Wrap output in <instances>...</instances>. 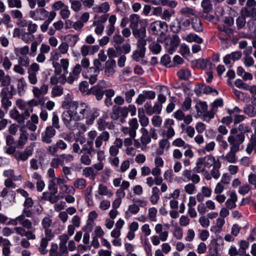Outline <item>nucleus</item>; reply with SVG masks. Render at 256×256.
Returning a JSON list of instances; mask_svg holds the SVG:
<instances>
[{"label":"nucleus","mask_w":256,"mask_h":256,"mask_svg":"<svg viewBox=\"0 0 256 256\" xmlns=\"http://www.w3.org/2000/svg\"><path fill=\"white\" fill-rule=\"evenodd\" d=\"M195 108L197 112V115L200 116L203 113L206 111L208 105L206 102L200 101L196 104Z\"/></svg>","instance_id":"obj_48"},{"label":"nucleus","mask_w":256,"mask_h":256,"mask_svg":"<svg viewBox=\"0 0 256 256\" xmlns=\"http://www.w3.org/2000/svg\"><path fill=\"white\" fill-rule=\"evenodd\" d=\"M63 94V88L60 86H55L52 90V96L57 97L61 96Z\"/></svg>","instance_id":"obj_64"},{"label":"nucleus","mask_w":256,"mask_h":256,"mask_svg":"<svg viewBox=\"0 0 256 256\" xmlns=\"http://www.w3.org/2000/svg\"><path fill=\"white\" fill-rule=\"evenodd\" d=\"M116 64L114 59H108L106 60L103 67V74L106 77H112L116 74Z\"/></svg>","instance_id":"obj_15"},{"label":"nucleus","mask_w":256,"mask_h":256,"mask_svg":"<svg viewBox=\"0 0 256 256\" xmlns=\"http://www.w3.org/2000/svg\"><path fill=\"white\" fill-rule=\"evenodd\" d=\"M180 42V40L178 36L174 35L172 36H168L165 48L168 52L172 54L176 51Z\"/></svg>","instance_id":"obj_13"},{"label":"nucleus","mask_w":256,"mask_h":256,"mask_svg":"<svg viewBox=\"0 0 256 256\" xmlns=\"http://www.w3.org/2000/svg\"><path fill=\"white\" fill-rule=\"evenodd\" d=\"M70 8L75 12H78L82 10V4L79 0H69Z\"/></svg>","instance_id":"obj_49"},{"label":"nucleus","mask_w":256,"mask_h":256,"mask_svg":"<svg viewBox=\"0 0 256 256\" xmlns=\"http://www.w3.org/2000/svg\"><path fill=\"white\" fill-rule=\"evenodd\" d=\"M145 52L136 48V50L133 52L132 57L134 60L139 62L144 57Z\"/></svg>","instance_id":"obj_58"},{"label":"nucleus","mask_w":256,"mask_h":256,"mask_svg":"<svg viewBox=\"0 0 256 256\" xmlns=\"http://www.w3.org/2000/svg\"><path fill=\"white\" fill-rule=\"evenodd\" d=\"M174 124V120L172 119L168 118L164 122L163 126L164 130L162 134L168 139L172 138L175 135V131L172 126Z\"/></svg>","instance_id":"obj_19"},{"label":"nucleus","mask_w":256,"mask_h":256,"mask_svg":"<svg viewBox=\"0 0 256 256\" xmlns=\"http://www.w3.org/2000/svg\"><path fill=\"white\" fill-rule=\"evenodd\" d=\"M150 50L155 54L160 53L162 49L160 45L156 42H152L148 46Z\"/></svg>","instance_id":"obj_60"},{"label":"nucleus","mask_w":256,"mask_h":256,"mask_svg":"<svg viewBox=\"0 0 256 256\" xmlns=\"http://www.w3.org/2000/svg\"><path fill=\"white\" fill-rule=\"evenodd\" d=\"M11 82V77L5 74L4 71L0 70V83L1 86L8 87Z\"/></svg>","instance_id":"obj_45"},{"label":"nucleus","mask_w":256,"mask_h":256,"mask_svg":"<svg viewBox=\"0 0 256 256\" xmlns=\"http://www.w3.org/2000/svg\"><path fill=\"white\" fill-rule=\"evenodd\" d=\"M182 39L188 42H194L200 44L203 42L202 38L194 33H190L186 36H182Z\"/></svg>","instance_id":"obj_41"},{"label":"nucleus","mask_w":256,"mask_h":256,"mask_svg":"<svg viewBox=\"0 0 256 256\" xmlns=\"http://www.w3.org/2000/svg\"><path fill=\"white\" fill-rule=\"evenodd\" d=\"M48 84L46 83L42 84L40 86H32V92L34 96L36 98L35 100L37 105L42 104L44 102V96L48 93Z\"/></svg>","instance_id":"obj_6"},{"label":"nucleus","mask_w":256,"mask_h":256,"mask_svg":"<svg viewBox=\"0 0 256 256\" xmlns=\"http://www.w3.org/2000/svg\"><path fill=\"white\" fill-rule=\"evenodd\" d=\"M98 192L100 196H104L108 198H110L113 195L112 191L108 189V187L103 184H100L98 185Z\"/></svg>","instance_id":"obj_44"},{"label":"nucleus","mask_w":256,"mask_h":256,"mask_svg":"<svg viewBox=\"0 0 256 256\" xmlns=\"http://www.w3.org/2000/svg\"><path fill=\"white\" fill-rule=\"evenodd\" d=\"M60 190L62 192L65 194H74L76 192V189L73 186L64 184L60 186Z\"/></svg>","instance_id":"obj_62"},{"label":"nucleus","mask_w":256,"mask_h":256,"mask_svg":"<svg viewBox=\"0 0 256 256\" xmlns=\"http://www.w3.org/2000/svg\"><path fill=\"white\" fill-rule=\"evenodd\" d=\"M172 145L174 146L182 148L184 149L187 148L190 146V144H186L182 138H176L172 142Z\"/></svg>","instance_id":"obj_55"},{"label":"nucleus","mask_w":256,"mask_h":256,"mask_svg":"<svg viewBox=\"0 0 256 256\" xmlns=\"http://www.w3.org/2000/svg\"><path fill=\"white\" fill-rule=\"evenodd\" d=\"M157 210L154 207L150 208L148 210V218L151 222L156 221Z\"/></svg>","instance_id":"obj_63"},{"label":"nucleus","mask_w":256,"mask_h":256,"mask_svg":"<svg viewBox=\"0 0 256 256\" xmlns=\"http://www.w3.org/2000/svg\"><path fill=\"white\" fill-rule=\"evenodd\" d=\"M244 111L250 118L254 117L256 115V109L252 104L246 105L244 107Z\"/></svg>","instance_id":"obj_57"},{"label":"nucleus","mask_w":256,"mask_h":256,"mask_svg":"<svg viewBox=\"0 0 256 256\" xmlns=\"http://www.w3.org/2000/svg\"><path fill=\"white\" fill-rule=\"evenodd\" d=\"M20 38L24 43L28 44L32 42L35 39V37L31 32H24L22 33Z\"/></svg>","instance_id":"obj_54"},{"label":"nucleus","mask_w":256,"mask_h":256,"mask_svg":"<svg viewBox=\"0 0 256 256\" xmlns=\"http://www.w3.org/2000/svg\"><path fill=\"white\" fill-rule=\"evenodd\" d=\"M16 105L18 108L22 110H26L28 107H32V106H38L34 100H32L28 102H26L22 99H18L16 102Z\"/></svg>","instance_id":"obj_28"},{"label":"nucleus","mask_w":256,"mask_h":256,"mask_svg":"<svg viewBox=\"0 0 256 256\" xmlns=\"http://www.w3.org/2000/svg\"><path fill=\"white\" fill-rule=\"evenodd\" d=\"M228 142L230 146V150L225 156H222V158L228 162L236 163L237 161L236 153L240 150L241 144L236 142L234 140H228Z\"/></svg>","instance_id":"obj_7"},{"label":"nucleus","mask_w":256,"mask_h":256,"mask_svg":"<svg viewBox=\"0 0 256 256\" xmlns=\"http://www.w3.org/2000/svg\"><path fill=\"white\" fill-rule=\"evenodd\" d=\"M154 230L162 242H165L168 240V232L167 230L163 231L162 225L160 224H158L155 226Z\"/></svg>","instance_id":"obj_29"},{"label":"nucleus","mask_w":256,"mask_h":256,"mask_svg":"<svg viewBox=\"0 0 256 256\" xmlns=\"http://www.w3.org/2000/svg\"><path fill=\"white\" fill-rule=\"evenodd\" d=\"M218 29L220 32L218 34V37L222 40L224 41L228 40V38H222V35H224V34H226L228 37H230L232 35V30L229 28L225 26H221L218 27Z\"/></svg>","instance_id":"obj_46"},{"label":"nucleus","mask_w":256,"mask_h":256,"mask_svg":"<svg viewBox=\"0 0 256 256\" xmlns=\"http://www.w3.org/2000/svg\"><path fill=\"white\" fill-rule=\"evenodd\" d=\"M56 130L52 126H48L41 134L42 141L46 144L52 142V138L56 135Z\"/></svg>","instance_id":"obj_21"},{"label":"nucleus","mask_w":256,"mask_h":256,"mask_svg":"<svg viewBox=\"0 0 256 256\" xmlns=\"http://www.w3.org/2000/svg\"><path fill=\"white\" fill-rule=\"evenodd\" d=\"M110 10V6L108 2H105L100 4H95L92 7V10L96 13L106 14Z\"/></svg>","instance_id":"obj_30"},{"label":"nucleus","mask_w":256,"mask_h":256,"mask_svg":"<svg viewBox=\"0 0 256 256\" xmlns=\"http://www.w3.org/2000/svg\"><path fill=\"white\" fill-rule=\"evenodd\" d=\"M177 76L180 80H187L190 76V72L188 69L182 68L177 72Z\"/></svg>","instance_id":"obj_56"},{"label":"nucleus","mask_w":256,"mask_h":256,"mask_svg":"<svg viewBox=\"0 0 256 256\" xmlns=\"http://www.w3.org/2000/svg\"><path fill=\"white\" fill-rule=\"evenodd\" d=\"M108 116L106 114L103 115L102 117L99 118L96 121V124L98 129L100 131H105L106 128L110 130H114V125L111 122L108 121Z\"/></svg>","instance_id":"obj_16"},{"label":"nucleus","mask_w":256,"mask_h":256,"mask_svg":"<svg viewBox=\"0 0 256 256\" xmlns=\"http://www.w3.org/2000/svg\"><path fill=\"white\" fill-rule=\"evenodd\" d=\"M167 29L168 25L166 22L156 20L150 24L148 30L152 35H158L159 33H164V31H166Z\"/></svg>","instance_id":"obj_9"},{"label":"nucleus","mask_w":256,"mask_h":256,"mask_svg":"<svg viewBox=\"0 0 256 256\" xmlns=\"http://www.w3.org/2000/svg\"><path fill=\"white\" fill-rule=\"evenodd\" d=\"M74 160V156L71 154H61L56 155L52 159L50 164L53 168H58L60 166H63L64 162H70Z\"/></svg>","instance_id":"obj_10"},{"label":"nucleus","mask_w":256,"mask_h":256,"mask_svg":"<svg viewBox=\"0 0 256 256\" xmlns=\"http://www.w3.org/2000/svg\"><path fill=\"white\" fill-rule=\"evenodd\" d=\"M41 224L44 230V234L54 236V233L52 230L54 225L52 220L49 216L44 217L41 222Z\"/></svg>","instance_id":"obj_22"},{"label":"nucleus","mask_w":256,"mask_h":256,"mask_svg":"<svg viewBox=\"0 0 256 256\" xmlns=\"http://www.w3.org/2000/svg\"><path fill=\"white\" fill-rule=\"evenodd\" d=\"M162 105L158 102H156L154 106L150 102H147L144 105V112L148 116L154 114H158L161 112Z\"/></svg>","instance_id":"obj_17"},{"label":"nucleus","mask_w":256,"mask_h":256,"mask_svg":"<svg viewBox=\"0 0 256 256\" xmlns=\"http://www.w3.org/2000/svg\"><path fill=\"white\" fill-rule=\"evenodd\" d=\"M60 242L58 246V256H68V254L66 243L69 236L66 234L60 235L58 237Z\"/></svg>","instance_id":"obj_20"},{"label":"nucleus","mask_w":256,"mask_h":256,"mask_svg":"<svg viewBox=\"0 0 256 256\" xmlns=\"http://www.w3.org/2000/svg\"><path fill=\"white\" fill-rule=\"evenodd\" d=\"M42 198L44 200H48L52 204L56 202L59 200L58 196H56L51 192H44L42 194Z\"/></svg>","instance_id":"obj_50"},{"label":"nucleus","mask_w":256,"mask_h":256,"mask_svg":"<svg viewBox=\"0 0 256 256\" xmlns=\"http://www.w3.org/2000/svg\"><path fill=\"white\" fill-rule=\"evenodd\" d=\"M181 176L182 180L185 182L191 181L194 184H198L200 180V176L194 173L190 169H184L183 170Z\"/></svg>","instance_id":"obj_14"},{"label":"nucleus","mask_w":256,"mask_h":256,"mask_svg":"<svg viewBox=\"0 0 256 256\" xmlns=\"http://www.w3.org/2000/svg\"><path fill=\"white\" fill-rule=\"evenodd\" d=\"M45 236L42 238L40 242V246L38 248V250L41 254H45L48 252V250L46 248L48 245V242L51 240L54 237V236L46 235L44 234Z\"/></svg>","instance_id":"obj_27"},{"label":"nucleus","mask_w":256,"mask_h":256,"mask_svg":"<svg viewBox=\"0 0 256 256\" xmlns=\"http://www.w3.org/2000/svg\"><path fill=\"white\" fill-rule=\"evenodd\" d=\"M32 212L28 208H25L23 209L22 214L15 218L10 219L8 224L14 226L18 224L22 225L26 230H32V223L30 220L26 218H32Z\"/></svg>","instance_id":"obj_2"},{"label":"nucleus","mask_w":256,"mask_h":256,"mask_svg":"<svg viewBox=\"0 0 256 256\" xmlns=\"http://www.w3.org/2000/svg\"><path fill=\"white\" fill-rule=\"evenodd\" d=\"M196 184H194L192 182L186 184L184 186V190L185 192L190 195L194 194L196 192V188L195 186Z\"/></svg>","instance_id":"obj_59"},{"label":"nucleus","mask_w":256,"mask_h":256,"mask_svg":"<svg viewBox=\"0 0 256 256\" xmlns=\"http://www.w3.org/2000/svg\"><path fill=\"white\" fill-rule=\"evenodd\" d=\"M108 24L106 27V34L110 36H112L115 31L116 28L114 24L116 21V16L115 15H111L108 19Z\"/></svg>","instance_id":"obj_31"},{"label":"nucleus","mask_w":256,"mask_h":256,"mask_svg":"<svg viewBox=\"0 0 256 256\" xmlns=\"http://www.w3.org/2000/svg\"><path fill=\"white\" fill-rule=\"evenodd\" d=\"M142 136L140 138V141L142 142L144 147L147 146V145L151 142L150 134L148 131L144 128H142L140 130Z\"/></svg>","instance_id":"obj_33"},{"label":"nucleus","mask_w":256,"mask_h":256,"mask_svg":"<svg viewBox=\"0 0 256 256\" xmlns=\"http://www.w3.org/2000/svg\"><path fill=\"white\" fill-rule=\"evenodd\" d=\"M35 229L32 230H26L22 226H15L13 228L8 227H4L2 230V234L5 236H8L14 232L22 237L26 236L28 239H34V238Z\"/></svg>","instance_id":"obj_4"},{"label":"nucleus","mask_w":256,"mask_h":256,"mask_svg":"<svg viewBox=\"0 0 256 256\" xmlns=\"http://www.w3.org/2000/svg\"><path fill=\"white\" fill-rule=\"evenodd\" d=\"M217 161H220L212 155H207L204 157L199 158L196 162L194 170L198 173L203 172V170H206V168H209L214 166Z\"/></svg>","instance_id":"obj_5"},{"label":"nucleus","mask_w":256,"mask_h":256,"mask_svg":"<svg viewBox=\"0 0 256 256\" xmlns=\"http://www.w3.org/2000/svg\"><path fill=\"white\" fill-rule=\"evenodd\" d=\"M170 146V143L168 139L162 138L160 140L158 143V148L156 150V153L158 156L162 155L164 152V150H168Z\"/></svg>","instance_id":"obj_32"},{"label":"nucleus","mask_w":256,"mask_h":256,"mask_svg":"<svg viewBox=\"0 0 256 256\" xmlns=\"http://www.w3.org/2000/svg\"><path fill=\"white\" fill-rule=\"evenodd\" d=\"M160 200V190L157 186H154L152 188V195L150 198V200L153 204L158 203Z\"/></svg>","instance_id":"obj_47"},{"label":"nucleus","mask_w":256,"mask_h":256,"mask_svg":"<svg viewBox=\"0 0 256 256\" xmlns=\"http://www.w3.org/2000/svg\"><path fill=\"white\" fill-rule=\"evenodd\" d=\"M62 107L67 110L62 114V120L70 130L75 129L77 122L84 120L86 124L91 125L100 115L98 109L92 108L82 102L66 100L62 102Z\"/></svg>","instance_id":"obj_1"},{"label":"nucleus","mask_w":256,"mask_h":256,"mask_svg":"<svg viewBox=\"0 0 256 256\" xmlns=\"http://www.w3.org/2000/svg\"><path fill=\"white\" fill-rule=\"evenodd\" d=\"M110 138V134L108 132H102L95 139V148H100L102 146L104 142L106 143L109 140Z\"/></svg>","instance_id":"obj_25"},{"label":"nucleus","mask_w":256,"mask_h":256,"mask_svg":"<svg viewBox=\"0 0 256 256\" xmlns=\"http://www.w3.org/2000/svg\"><path fill=\"white\" fill-rule=\"evenodd\" d=\"M91 156L92 153H90V151L88 152L84 153L80 158V162L86 166L90 165L92 164Z\"/></svg>","instance_id":"obj_51"},{"label":"nucleus","mask_w":256,"mask_h":256,"mask_svg":"<svg viewBox=\"0 0 256 256\" xmlns=\"http://www.w3.org/2000/svg\"><path fill=\"white\" fill-rule=\"evenodd\" d=\"M253 150L256 154V136L255 135L250 136L249 142L246 148V151L248 154H251Z\"/></svg>","instance_id":"obj_36"},{"label":"nucleus","mask_w":256,"mask_h":256,"mask_svg":"<svg viewBox=\"0 0 256 256\" xmlns=\"http://www.w3.org/2000/svg\"><path fill=\"white\" fill-rule=\"evenodd\" d=\"M252 132L250 126L244 124L238 125V128H233L230 130V134L228 140H234L240 144H242L245 140V133H248Z\"/></svg>","instance_id":"obj_3"},{"label":"nucleus","mask_w":256,"mask_h":256,"mask_svg":"<svg viewBox=\"0 0 256 256\" xmlns=\"http://www.w3.org/2000/svg\"><path fill=\"white\" fill-rule=\"evenodd\" d=\"M83 86V82H81L80 84V90L82 92H86L88 94H92L95 96L96 98L98 100H100L102 98L104 90L100 88L98 86H95L90 88L89 90H82V86Z\"/></svg>","instance_id":"obj_23"},{"label":"nucleus","mask_w":256,"mask_h":256,"mask_svg":"<svg viewBox=\"0 0 256 256\" xmlns=\"http://www.w3.org/2000/svg\"><path fill=\"white\" fill-rule=\"evenodd\" d=\"M230 196V198L225 202V206L228 208L232 210L236 206V202L238 200V197L235 192H232Z\"/></svg>","instance_id":"obj_34"},{"label":"nucleus","mask_w":256,"mask_h":256,"mask_svg":"<svg viewBox=\"0 0 256 256\" xmlns=\"http://www.w3.org/2000/svg\"><path fill=\"white\" fill-rule=\"evenodd\" d=\"M221 167L220 161H217L216 164L212 166V168L208 172L206 170H203L202 174L207 180H210L212 178L217 180L220 176V168Z\"/></svg>","instance_id":"obj_12"},{"label":"nucleus","mask_w":256,"mask_h":256,"mask_svg":"<svg viewBox=\"0 0 256 256\" xmlns=\"http://www.w3.org/2000/svg\"><path fill=\"white\" fill-rule=\"evenodd\" d=\"M40 70V66L36 62L32 63L28 68V80L29 84L35 86L38 82V72Z\"/></svg>","instance_id":"obj_8"},{"label":"nucleus","mask_w":256,"mask_h":256,"mask_svg":"<svg viewBox=\"0 0 256 256\" xmlns=\"http://www.w3.org/2000/svg\"><path fill=\"white\" fill-rule=\"evenodd\" d=\"M99 50V46L98 45H86L84 44L80 48V53L82 56L86 57L88 54H93Z\"/></svg>","instance_id":"obj_26"},{"label":"nucleus","mask_w":256,"mask_h":256,"mask_svg":"<svg viewBox=\"0 0 256 256\" xmlns=\"http://www.w3.org/2000/svg\"><path fill=\"white\" fill-rule=\"evenodd\" d=\"M130 28L131 30L138 27L140 24V26H147L148 20L146 19H142L139 15L132 14L129 16Z\"/></svg>","instance_id":"obj_18"},{"label":"nucleus","mask_w":256,"mask_h":256,"mask_svg":"<svg viewBox=\"0 0 256 256\" xmlns=\"http://www.w3.org/2000/svg\"><path fill=\"white\" fill-rule=\"evenodd\" d=\"M138 118L139 122L142 128L147 126L149 124V118L145 114L144 110L142 108L138 109Z\"/></svg>","instance_id":"obj_35"},{"label":"nucleus","mask_w":256,"mask_h":256,"mask_svg":"<svg viewBox=\"0 0 256 256\" xmlns=\"http://www.w3.org/2000/svg\"><path fill=\"white\" fill-rule=\"evenodd\" d=\"M191 25L193 29L196 32H201L203 30L201 20L197 16L192 18Z\"/></svg>","instance_id":"obj_43"},{"label":"nucleus","mask_w":256,"mask_h":256,"mask_svg":"<svg viewBox=\"0 0 256 256\" xmlns=\"http://www.w3.org/2000/svg\"><path fill=\"white\" fill-rule=\"evenodd\" d=\"M175 14V12L172 9H166L164 10L161 14V18L162 20L166 22H170L171 18Z\"/></svg>","instance_id":"obj_53"},{"label":"nucleus","mask_w":256,"mask_h":256,"mask_svg":"<svg viewBox=\"0 0 256 256\" xmlns=\"http://www.w3.org/2000/svg\"><path fill=\"white\" fill-rule=\"evenodd\" d=\"M180 13L184 16L190 18L191 16L196 15L195 11L194 9L188 8L184 7L182 8L180 10Z\"/></svg>","instance_id":"obj_61"},{"label":"nucleus","mask_w":256,"mask_h":256,"mask_svg":"<svg viewBox=\"0 0 256 256\" xmlns=\"http://www.w3.org/2000/svg\"><path fill=\"white\" fill-rule=\"evenodd\" d=\"M27 84L24 78L22 77L18 80L17 90L20 96H23L26 91Z\"/></svg>","instance_id":"obj_42"},{"label":"nucleus","mask_w":256,"mask_h":256,"mask_svg":"<svg viewBox=\"0 0 256 256\" xmlns=\"http://www.w3.org/2000/svg\"><path fill=\"white\" fill-rule=\"evenodd\" d=\"M74 188L83 190L86 186V180L84 178H78L75 180L73 183Z\"/></svg>","instance_id":"obj_52"},{"label":"nucleus","mask_w":256,"mask_h":256,"mask_svg":"<svg viewBox=\"0 0 256 256\" xmlns=\"http://www.w3.org/2000/svg\"><path fill=\"white\" fill-rule=\"evenodd\" d=\"M9 114L10 118L16 120L18 124H24L23 115L20 114L16 108H14L10 110Z\"/></svg>","instance_id":"obj_37"},{"label":"nucleus","mask_w":256,"mask_h":256,"mask_svg":"<svg viewBox=\"0 0 256 256\" xmlns=\"http://www.w3.org/2000/svg\"><path fill=\"white\" fill-rule=\"evenodd\" d=\"M48 11L44 8H37L29 12V16L34 20H43L46 18Z\"/></svg>","instance_id":"obj_24"},{"label":"nucleus","mask_w":256,"mask_h":256,"mask_svg":"<svg viewBox=\"0 0 256 256\" xmlns=\"http://www.w3.org/2000/svg\"><path fill=\"white\" fill-rule=\"evenodd\" d=\"M146 26H140V28H138V27L136 28L132 29V32L135 38H143L146 36Z\"/></svg>","instance_id":"obj_38"},{"label":"nucleus","mask_w":256,"mask_h":256,"mask_svg":"<svg viewBox=\"0 0 256 256\" xmlns=\"http://www.w3.org/2000/svg\"><path fill=\"white\" fill-rule=\"evenodd\" d=\"M97 174V172L92 166H86L82 171V174L84 176L92 180L95 179Z\"/></svg>","instance_id":"obj_39"},{"label":"nucleus","mask_w":256,"mask_h":256,"mask_svg":"<svg viewBox=\"0 0 256 256\" xmlns=\"http://www.w3.org/2000/svg\"><path fill=\"white\" fill-rule=\"evenodd\" d=\"M81 72L82 68L80 65V64H76L73 68L72 71L70 73L67 78H66V76L64 74L62 80H60V83L64 84L66 82H67L70 84H73L74 81L78 80Z\"/></svg>","instance_id":"obj_11"},{"label":"nucleus","mask_w":256,"mask_h":256,"mask_svg":"<svg viewBox=\"0 0 256 256\" xmlns=\"http://www.w3.org/2000/svg\"><path fill=\"white\" fill-rule=\"evenodd\" d=\"M28 133L26 130H22L20 134L18 140L16 142V147L18 148H22L26 144L28 140Z\"/></svg>","instance_id":"obj_40"}]
</instances>
